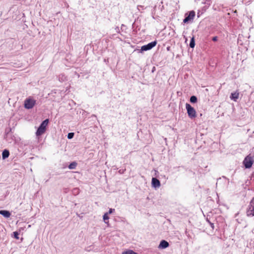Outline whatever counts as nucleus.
<instances>
[{"mask_svg":"<svg viewBox=\"0 0 254 254\" xmlns=\"http://www.w3.org/2000/svg\"><path fill=\"white\" fill-rule=\"evenodd\" d=\"M49 123V120L46 119L44 121L42 122V123L40 125L39 127H38V129L36 131V135L37 136H40L42 135L46 131V127Z\"/></svg>","mask_w":254,"mask_h":254,"instance_id":"obj_1","label":"nucleus"},{"mask_svg":"<svg viewBox=\"0 0 254 254\" xmlns=\"http://www.w3.org/2000/svg\"><path fill=\"white\" fill-rule=\"evenodd\" d=\"M254 162L253 157L251 155H249L244 159L243 164L246 168L249 169L252 167Z\"/></svg>","mask_w":254,"mask_h":254,"instance_id":"obj_2","label":"nucleus"},{"mask_svg":"<svg viewBox=\"0 0 254 254\" xmlns=\"http://www.w3.org/2000/svg\"><path fill=\"white\" fill-rule=\"evenodd\" d=\"M186 108L187 111L188 116L191 119L194 118L196 117V111L194 108L191 107V105L188 103L186 104Z\"/></svg>","mask_w":254,"mask_h":254,"instance_id":"obj_3","label":"nucleus"},{"mask_svg":"<svg viewBox=\"0 0 254 254\" xmlns=\"http://www.w3.org/2000/svg\"><path fill=\"white\" fill-rule=\"evenodd\" d=\"M36 103V100L31 97L25 99L24 101V107L27 109H32Z\"/></svg>","mask_w":254,"mask_h":254,"instance_id":"obj_4","label":"nucleus"},{"mask_svg":"<svg viewBox=\"0 0 254 254\" xmlns=\"http://www.w3.org/2000/svg\"><path fill=\"white\" fill-rule=\"evenodd\" d=\"M156 44H157V42L156 41L151 42L147 45L142 46L141 48V51H146L151 50L153 47H154L156 45Z\"/></svg>","mask_w":254,"mask_h":254,"instance_id":"obj_5","label":"nucleus"},{"mask_svg":"<svg viewBox=\"0 0 254 254\" xmlns=\"http://www.w3.org/2000/svg\"><path fill=\"white\" fill-rule=\"evenodd\" d=\"M195 15V14L194 11H190L189 14H186L185 18H184L183 22L185 23H188L194 18Z\"/></svg>","mask_w":254,"mask_h":254,"instance_id":"obj_6","label":"nucleus"},{"mask_svg":"<svg viewBox=\"0 0 254 254\" xmlns=\"http://www.w3.org/2000/svg\"><path fill=\"white\" fill-rule=\"evenodd\" d=\"M151 184L152 187L155 189L159 188L161 186V184L159 180L156 179V178H152L151 181Z\"/></svg>","mask_w":254,"mask_h":254,"instance_id":"obj_7","label":"nucleus"},{"mask_svg":"<svg viewBox=\"0 0 254 254\" xmlns=\"http://www.w3.org/2000/svg\"><path fill=\"white\" fill-rule=\"evenodd\" d=\"M169 244L167 241H166L165 240H162L160 243V244L158 246V248L164 249H166V248H168L169 247Z\"/></svg>","mask_w":254,"mask_h":254,"instance_id":"obj_8","label":"nucleus"},{"mask_svg":"<svg viewBox=\"0 0 254 254\" xmlns=\"http://www.w3.org/2000/svg\"><path fill=\"white\" fill-rule=\"evenodd\" d=\"M239 97V92L237 91L235 92H233L231 94L230 99L236 102Z\"/></svg>","mask_w":254,"mask_h":254,"instance_id":"obj_9","label":"nucleus"},{"mask_svg":"<svg viewBox=\"0 0 254 254\" xmlns=\"http://www.w3.org/2000/svg\"><path fill=\"white\" fill-rule=\"evenodd\" d=\"M0 214L2 215L5 218H9L11 215L9 211L5 210H0Z\"/></svg>","mask_w":254,"mask_h":254,"instance_id":"obj_10","label":"nucleus"},{"mask_svg":"<svg viewBox=\"0 0 254 254\" xmlns=\"http://www.w3.org/2000/svg\"><path fill=\"white\" fill-rule=\"evenodd\" d=\"M9 155V151L5 149L2 151V157L3 159L7 158Z\"/></svg>","mask_w":254,"mask_h":254,"instance_id":"obj_11","label":"nucleus"},{"mask_svg":"<svg viewBox=\"0 0 254 254\" xmlns=\"http://www.w3.org/2000/svg\"><path fill=\"white\" fill-rule=\"evenodd\" d=\"M66 80V77L64 74H60L59 75V80L60 82H64Z\"/></svg>","mask_w":254,"mask_h":254,"instance_id":"obj_12","label":"nucleus"},{"mask_svg":"<svg viewBox=\"0 0 254 254\" xmlns=\"http://www.w3.org/2000/svg\"><path fill=\"white\" fill-rule=\"evenodd\" d=\"M108 215L107 213H105L103 216V220L104 221V222L107 224H108L109 223V217L108 216Z\"/></svg>","mask_w":254,"mask_h":254,"instance_id":"obj_13","label":"nucleus"},{"mask_svg":"<svg viewBox=\"0 0 254 254\" xmlns=\"http://www.w3.org/2000/svg\"><path fill=\"white\" fill-rule=\"evenodd\" d=\"M122 254H138L134 252L133 250H127L126 251L123 252Z\"/></svg>","mask_w":254,"mask_h":254,"instance_id":"obj_14","label":"nucleus"},{"mask_svg":"<svg viewBox=\"0 0 254 254\" xmlns=\"http://www.w3.org/2000/svg\"><path fill=\"white\" fill-rule=\"evenodd\" d=\"M247 215L248 216H254V210L253 208L252 209H249L247 211Z\"/></svg>","mask_w":254,"mask_h":254,"instance_id":"obj_15","label":"nucleus"},{"mask_svg":"<svg viewBox=\"0 0 254 254\" xmlns=\"http://www.w3.org/2000/svg\"><path fill=\"white\" fill-rule=\"evenodd\" d=\"M76 166L77 163L75 162H72L69 165L68 168L69 169H74L76 168Z\"/></svg>","mask_w":254,"mask_h":254,"instance_id":"obj_16","label":"nucleus"},{"mask_svg":"<svg viewBox=\"0 0 254 254\" xmlns=\"http://www.w3.org/2000/svg\"><path fill=\"white\" fill-rule=\"evenodd\" d=\"M195 46V41L194 38L193 37L191 38L190 41V47L191 48H193Z\"/></svg>","mask_w":254,"mask_h":254,"instance_id":"obj_17","label":"nucleus"},{"mask_svg":"<svg viewBox=\"0 0 254 254\" xmlns=\"http://www.w3.org/2000/svg\"><path fill=\"white\" fill-rule=\"evenodd\" d=\"M197 99L195 96H191L190 98V101L191 103H195L197 102Z\"/></svg>","mask_w":254,"mask_h":254,"instance_id":"obj_18","label":"nucleus"},{"mask_svg":"<svg viewBox=\"0 0 254 254\" xmlns=\"http://www.w3.org/2000/svg\"><path fill=\"white\" fill-rule=\"evenodd\" d=\"M79 193V189L78 188H74L72 190V193L74 195H77Z\"/></svg>","mask_w":254,"mask_h":254,"instance_id":"obj_19","label":"nucleus"},{"mask_svg":"<svg viewBox=\"0 0 254 254\" xmlns=\"http://www.w3.org/2000/svg\"><path fill=\"white\" fill-rule=\"evenodd\" d=\"M73 136H74V133H73V132H69L67 134V138L68 139H71L73 137Z\"/></svg>","mask_w":254,"mask_h":254,"instance_id":"obj_20","label":"nucleus"},{"mask_svg":"<svg viewBox=\"0 0 254 254\" xmlns=\"http://www.w3.org/2000/svg\"><path fill=\"white\" fill-rule=\"evenodd\" d=\"M13 236H14V237L16 239H17V240L19 239V237H18V236H19V233H18V232H16V231L14 232H13Z\"/></svg>","mask_w":254,"mask_h":254,"instance_id":"obj_21","label":"nucleus"},{"mask_svg":"<svg viewBox=\"0 0 254 254\" xmlns=\"http://www.w3.org/2000/svg\"><path fill=\"white\" fill-rule=\"evenodd\" d=\"M114 211H115V209L110 208L109 211L106 212L108 214H110L112 213Z\"/></svg>","mask_w":254,"mask_h":254,"instance_id":"obj_22","label":"nucleus"},{"mask_svg":"<svg viewBox=\"0 0 254 254\" xmlns=\"http://www.w3.org/2000/svg\"><path fill=\"white\" fill-rule=\"evenodd\" d=\"M217 39H218V38H217V36H215V37H213L212 38V41H214V42H215V41H217Z\"/></svg>","mask_w":254,"mask_h":254,"instance_id":"obj_23","label":"nucleus"},{"mask_svg":"<svg viewBox=\"0 0 254 254\" xmlns=\"http://www.w3.org/2000/svg\"><path fill=\"white\" fill-rule=\"evenodd\" d=\"M209 223L210 224V226H211V227L212 228V229H214V224L213 223H211L210 222L208 221Z\"/></svg>","mask_w":254,"mask_h":254,"instance_id":"obj_24","label":"nucleus"}]
</instances>
